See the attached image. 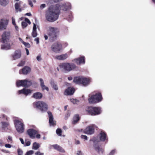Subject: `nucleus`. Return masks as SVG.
<instances>
[{"mask_svg": "<svg viewBox=\"0 0 155 155\" xmlns=\"http://www.w3.org/2000/svg\"><path fill=\"white\" fill-rule=\"evenodd\" d=\"M80 117L78 114H75L73 117L72 122V124H76L79 120Z\"/></svg>", "mask_w": 155, "mask_h": 155, "instance_id": "bb28decb", "label": "nucleus"}, {"mask_svg": "<svg viewBox=\"0 0 155 155\" xmlns=\"http://www.w3.org/2000/svg\"><path fill=\"white\" fill-rule=\"evenodd\" d=\"M68 57L67 54H61L60 55H57L55 57V58L58 60H64Z\"/></svg>", "mask_w": 155, "mask_h": 155, "instance_id": "4be33fe9", "label": "nucleus"}, {"mask_svg": "<svg viewBox=\"0 0 155 155\" xmlns=\"http://www.w3.org/2000/svg\"><path fill=\"white\" fill-rule=\"evenodd\" d=\"M8 140H9L10 141L12 142V137L11 136H8Z\"/></svg>", "mask_w": 155, "mask_h": 155, "instance_id": "052dcab7", "label": "nucleus"}, {"mask_svg": "<svg viewBox=\"0 0 155 155\" xmlns=\"http://www.w3.org/2000/svg\"><path fill=\"white\" fill-rule=\"evenodd\" d=\"M75 144L76 145L80 144V142L78 140H75Z\"/></svg>", "mask_w": 155, "mask_h": 155, "instance_id": "8fccbe9b", "label": "nucleus"}, {"mask_svg": "<svg viewBox=\"0 0 155 155\" xmlns=\"http://www.w3.org/2000/svg\"><path fill=\"white\" fill-rule=\"evenodd\" d=\"M100 140L97 138L94 137L92 138L91 141H92L94 144H96L100 142V141H104L107 140V137L105 133L103 131H101L100 133L99 136Z\"/></svg>", "mask_w": 155, "mask_h": 155, "instance_id": "423d86ee", "label": "nucleus"}, {"mask_svg": "<svg viewBox=\"0 0 155 155\" xmlns=\"http://www.w3.org/2000/svg\"><path fill=\"white\" fill-rule=\"evenodd\" d=\"M35 155H43V153H41L40 151H38L36 152L35 153Z\"/></svg>", "mask_w": 155, "mask_h": 155, "instance_id": "de8ad7c7", "label": "nucleus"}, {"mask_svg": "<svg viewBox=\"0 0 155 155\" xmlns=\"http://www.w3.org/2000/svg\"><path fill=\"white\" fill-rule=\"evenodd\" d=\"M36 29L37 27L35 23H33V27L32 33V35L33 37H35L37 36Z\"/></svg>", "mask_w": 155, "mask_h": 155, "instance_id": "c85d7f7f", "label": "nucleus"}, {"mask_svg": "<svg viewBox=\"0 0 155 155\" xmlns=\"http://www.w3.org/2000/svg\"><path fill=\"white\" fill-rule=\"evenodd\" d=\"M18 155H22L23 152L22 150L20 149H18L17 150Z\"/></svg>", "mask_w": 155, "mask_h": 155, "instance_id": "ea45409f", "label": "nucleus"}, {"mask_svg": "<svg viewBox=\"0 0 155 155\" xmlns=\"http://www.w3.org/2000/svg\"><path fill=\"white\" fill-rule=\"evenodd\" d=\"M45 7V4H42L40 6V8L41 9H43Z\"/></svg>", "mask_w": 155, "mask_h": 155, "instance_id": "4d7b16f0", "label": "nucleus"}, {"mask_svg": "<svg viewBox=\"0 0 155 155\" xmlns=\"http://www.w3.org/2000/svg\"><path fill=\"white\" fill-rule=\"evenodd\" d=\"M71 4L68 2L59 3L55 6H51L46 12V19L49 22L55 21L58 18L60 10L67 11L71 9Z\"/></svg>", "mask_w": 155, "mask_h": 155, "instance_id": "f257e3e1", "label": "nucleus"}, {"mask_svg": "<svg viewBox=\"0 0 155 155\" xmlns=\"http://www.w3.org/2000/svg\"><path fill=\"white\" fill-rule=\"evenodd\" d=\"M8 0H0V4L3 6L6 5L8 3Z\"/></svg>", "mask_w": 155, "mask_h": 155, "instance_id": "72a5a7b5", "label": "nucleus"}, {"mask_svg": "<svg viewBox=\"0 0 155 155\" xmlns=\"http://www.w3.org/2000/svg\"><path fill=\"white\" fill-rule=\"evenodd\" d=\"M71 101L73 104H77L78 101V100L74 99H71L70 100Z\"/></svg>", "mask_w": 155, "mask_h": 155, "instance_id": "58836bf2", "label": "nucleus"}, {"mask_svg": "<svg viewBox=\"0 0 155 155\" xmlns=\"http://www.w3.org/2000/svg\"><path fill=\"white\" fill-rule=\"evenodd\" d=\"M81 138L82 139H84L86 140H87V137L86 135H82L81 136Z\"/></svg>", "mask_w": 155, "mask_h": 155, "instance_id": "49530a36", "label": "nucleus"}, {"mask_svg": "<svg viewBox=\"0 0 155 155\" xmlns=\"http://www.w3.org/2000/svg\"><path fill=\"white\" fill-rule=\"evenodd\" d=\"M14 26L15 27V29L16 30V31H18V26L16 25V24H15V25H14Z\"/></svg>", "mask_w": 155, "mask_h": 155, "instance_id": "bf43d9fd", "label": "nucleus"}, {"mask_svg": "<svg viewBox=\"0 0 155 155\" xmlns=\"http://www.w3.org/2000/svg\"><path fill=\"white\" fill-rule=\"evenodd\" d=\"M35 41L37 42V44L39 43V39L38 38H36L35 39Z\"/></svg>", "mask_w": 155, "mask_h": 155, "instance_id": "13d9d810", "label": "nucleus"}, {"mask_svg": "<svg viewBox=\"0 0 155 155\" xmlns=\"http://www.w3.org/2000/svg\"><path fill=\"white\" fill-rule=\"evenodd\" d=\"M37 60L38 61H41V57L40 56V55H38L37 57Z\"/></svg>", "mask_w": 155, "mask_h": 155, "instance_id": "5fc2aeb1", "label": "nucleus"}, {"mask_svg": "<svg viewBox=\"0 0 155 155\" xmlns=\"http://www.w3.org/2000/svg\"><path fill=\"white\" fill-rule=\"evenodd\" d=\"M1 125L2 127L4 129L8 128L9 126L8 123L5 122H2L1 123Z\"/></svg>", "mask_w": 155, "mask_h": 155, "instance_id": "473e14b6", "label": "nucleus"}, {"mask_svg": "<svg viewBox=\"0 0 155 155\" xmlns=\"http://www.w3.org/2000/svg\"><path fill=\"white\" fill-rule=\"evenodd\" d=\"M27 23L30 24L31 22L28 18H25V21H22L21 23V25L23 28H25L27 26Z\"/></svg>", "mask_w": 155, "mask_h": 155, "instance_id": "cd10ccee", "label": "nucleus"}, {"mask_svg": "<svg viewBox=\"0 0 155 155\" xmlns=\"http://www.w3.org/2000/svg\"><path fill=\"white\" fill-rule=\"evenodd\" d=\"M51 84L53 88L55 90H57L58 89V87L56 84L54 83H51Z\"/></svg>", "mask_w": 155, "mask_h": 155, "instance_id": "4c0bfd02", "label": "nucleus"}, {"mask_svg": "<svg viewBox=\"0 0 155 155\" xmlns=\"http://www.w3.org/2000/svg\"><path fill=\"white\" fill-rule=\"evenodd\" d=\"M33 105L35 108L39 109L42 112L46 111L48 109V105L43 101H39L35 102Z\"/></svg>", "mask_w": 155, "mask_h": 155, "instance_id": "7ed1b4c3", "label": "nucleus"}, {"mask_svg": "<svg viewBox=\"0 0 155 155\" xmlns=\"http://www.w3.org/2000/svg\"><path fill=\"white\" fill-rule=\"evenodd\" d=\"M70 115V114L69 112L68 113L65 115V118L67 119Z\"/></svg>", "mask_w": 155, "mask_h": 155, "instance_id": "864d4df0", "label": "nucleus"}, {"mask_svg": "<svg viewBox=\"0 0 155 155\" xmlns=\"http://www.w3.org/2000/svg\"><path fill=\"white\" fill-rule=\"evenodd\" d=\"M48 36L50 39H55L59 32V29L56 27H50L48 29Z\"/></svg>", "mask_w": 155, "mask_h": 155, "instance_id": "20e7f679", "label": "nucleus"}, {"mask_svg": "<svg viewBox=\"0 0 155 155\" xmlns=\"http://www.w3.org/2000/svg\"><path fill=\"white\" fill-rule=\"evenodd\" d=\"M85 111L88 114L92 116L99 114L102 112L101 108L92 107H87L85 109Z\"/></svg>", "mask_w": 155, "mask_h": 155, "instance_id": "f03ea898", "label": "nucleus"}, {"mask_svg": "<svg viewBox=\"0 0 155 155\" xmlns=\"http://www.w3.org/2000/svg\"><path fill=\"white\" fill-rule=\"evenodd\" d=\"M16 84L18 87L21 86L25 87H28L31 85V82L30 81L27 79L18 80L17 81Z\"/></svg>", "mask_w": 155, "mask_h": 155, "instance_id": "1a4fd4ad", "label": "nucleus"}, {"mask_svg": "<svg viewBox=\"0 0 155 155\" xmlns=\"http://www.w3.org/2000/svg\"><path fill=\"white\" fill-rule=\"evenodd\" d=\"M94 148L96 151L99 153H102L104 152V150L101 148L99 147L97 145H94Z\"/></svg>", "mask_w": 155, "mask_h": 155, "instance_id": "7c9ffc66", "label": "nucleus"}, {"mask_svg": "<svg viewBox=\"0 0 155 155\" xmlns=\"http://www.w3.org/2000/svg\"><path fill=\"white\" fill-rule=\"evenodd\" d=\"M74 92V89L73 87H69L66 89L64 92L65 95H72Z\"/></svg>", "mask_w": 155, "mask_h": 155, "instance_id": "aec40b11", "label": "nucleus"}, {"mask_svg": "<svg viewBox=\"0 0 155 155\" xmlns=\"http://www.w3.org/2000/svg\"><path fill=\"white\" fill-rule=\"evenodd\" d=\"M62 46L61 44L58 42L54 43L51 46V49L56 53L59 52L62 50Z\"/></svg>", "mask_w": 155, "mask_h": 155, "instance_id": "9b49d317", "label": "nucleus"}, {"mask_svg": "<svg viewBox=\"0 0 155 155\" xmlns=\"http://www.w3.org/2000/svg\"><path fill=\"white\" fill-rule=\"evenodd\" d=\"M59 146L57 144H54L50 145V148H51L53 147L54 149L58 150Z\"/></svg>", "mask_w": 155, "mask_h": 155, "instance_id": "f704fd0d", "label": "nucleus"}, {"mask_svg": "<svg viewBox=\"0 0 155 155\" xmlns=\"http://www.w3.org/2000/svg\"><path fill=\"white\" fill-rule=\"evenodd\" d=\"M26 15L30 16L31 15V14L30 13H27L25 15Z\"/></svg>", "mask_w": 155, "mask_h": 155, "instance_id": "338daca9", "label": "nucleus"}, {"mask_svg": "<svg viewBox=\"0 0 155 155\" xmlns=\"http://www.w3.org/2000/svg\"><path fill=\"white\" fill-rule=\"evenodd\" d=\"M31 70L30 68L28 66H25L22 69L20 70L19 73L20 74H27Z\"/></svg>", "mask_w": 155, "mask_h": 155, "instance_id": "dca6fc26", "label": "nucleus"}, {"mask_svg": "<svg viewBox=\"0 0 155 155\" xmlns=\"http://www.w3.org/2000/svg\"><path fill=\"white\" fill-rule=\"evenodd\" d=\"M2 151L3 152H6V153H10V152H9V151L6 150H2Z\"/></svg>", "mask_w": 155, "mask_h": 155, "instance_id": "69168bd1", "label": "nucleus"}, {"mask_svg": "<svg viewBox=\"0 0 155 155\" xmlns=\"http://www.w3.org/2000/svg\"><path fill=\"white\" fill-rule=\"evenodd\" d=\"M34 153V151L33 150H30L28 151L25 155H32Z\"/></svg>", "mask_w": 155, "mask_h": 155, "instance_id": "c9c22d12", "label": "nucleus"}, {"mask_svg": "<svg viewBox=\"0 0 155 155\" xmlns=\"http://www.w3.org/2000/svg\"><path fill=\"white\" fill-rule=\"evenodd\" d=\"M116 152V150L114 149L110 152L108 155H114Z\"/></svg>", "mask_w": 155, "mask_h": 155, "instance_id": "c03bdc74", "label": "nucleus"}, {"mask_svg": "<svg viewBox=\"0 0 155 155\" xmlns=\"http://www.w3.org/2000/svg\"><path fill=\"white\" fill-rule=\"evenodd\" d=\"M74 61H75L78 65L84 64L85 63V58L84 57H81L77 59H74Z\"/></svg>", "mask_w": 155, "mask_h": 155, "instance_id": "a211bd4d", "label": "nucleus"}, {"mask_svg": "<svg viewBox=\"0 0 155 155\" xmlns=\"http://www.w3.org/2000/svg\"><path fill=\"white\" fill-rule=\"evenodd\" d=\"M60 68L62 69L68 71H70L76 68V66L74 64L65 63L59 65Z\"/></svg>", "mask_w": 155, "mask_h": 155, "instance_id": "0eeeda50", "label": "nucleus"}, {"mask_svg": "<svg viewBox=\"0 0 155 155\" xmlns=\"http://www.w3.org/2000/svg\"><path fill=\"white\" fill-rule=\"evenodd\" d=\"M5 147L6 148H11L12 146L9 144H5Z\"/></svg>", "mask_w": 155, "mask_h": 155, "instance_id": "603ef678", "label": "nucleus"}, {"mask_svg": "<svg viewBox=\"0 0 155 155\" xmlns=\"http://www.w3.org/2000/svg\"><path fill=\"white\" fill-rule=\"evenodd\" d=\"M14 124L16 130L18 133H21L24 132V125L22 121L18 120H15Z\"/></svg>", "mask_w": 155, "mask_h": 155, "instance_id": "6e6552de", "label": "nucleus"}, {"mask_svg": "<svg viewBox=\"0 0 155 155\" xmlns=\"http://www.w3.org/2000/svg\"><path fill=\"white\" fill-rule=\"evenodd\" d=\"M20 2L16 3L15 5V8L17 12H21V10L20 8Z\"/></svg>", "mask_w": 155, "mask_h": 155, "instance_id": "c756f323", "label": "nucleus"}, {"mask_svg": "<svg viewBox=\"0 0 155 155\" xmlns=\"http://www.w3.org/2000/svg\"><path fill=\"white\" fill-rule=\"evenodd\" d=\"M28 2L29 5L31 7H33V5L32 1L30 0H28Z\"/></svg>", "mask_w": 155, "mask_h": 155, "instance_id": "09e8293b", "label": "nucleus"}, {"mask_svg": "<svg viewBox=\"0 0 155 155\" xmlns=\"http://www.w3.org/2000/svg\"><path fill=\"white\" fill-rule=\"evenodd\" d=\"M32 91L28 89L23 88V89L19 90L18 91V93L19 94H23L26 96L31 94Z\"/></svg>", "mask_w": 155, "mask_h": 155, "instance_id": "f3484780", "label": "nucleus"}, {"mask_svg": "<svg viewBox=\"0 0 155 155\" xmlns=\"http://www.w3.org/2000/svg\"><path fill=\"white\" fill-rule=\"evenodd\" d=\"M82 78L83 79L82 80L81 84L84 86H86L88 85L91 81V79L89 78H86L82 77Z\"/></svg>", "mask_w": 155, "mask_h": 155, "instance_id": "412c9836", "label": "nucleus"}, {"mask_svg": "<svg viewBox=\"0 0 155 155\" xmlns=\"http://www.w3.org/2000/svg\"><path fill=\"white\" fill-rule=\"evenodd\" d=\"M25 64V62L24 61H21L17 65L18 66H23Z\"/></svg>", "mask_w": 155, "mask_h": 155, "instance_id": "a19ab883", "label": "nucleus"}, {"mask_svg": "<svg viewBox=\"0 0 155 155\" xmlns=\"http://www.w3.org/2000/svg\"><path fill=\"white\" fill-rule=\"evenodd\" d=\"M1 41L3 43L8 42L11 37L10 33L8 31H5L3 33L2 36Z\"/></svg>", "mask_w": 155, "mask_h": 155, "instance_id": "f8f14e48", "label": "nucleus"}, {"mask_svg": "<svg viewBox=\"0 0 155 155\" xmlns=\"http://www.w3.org/2000/svg\"><path fill=\"white\" fill-rule=\"evenodd\" d=\"M95 126L94 125H91L87 127L84 131V132L88 134H93L94 131Z\"/></svg>", "mask_w": 155, "mask_h": 155, "instance_id": "ddd939ff", "label": "nucleus"}, {"mask_svg": "<svg viewBox=\"0 0 155 155\" xmlns=\"http://www.w3.org/2000/svg\"><path fill=\"white\" fill-rule=\"evenodd\" d=\"M18 39L19 40V41L21 42L22 44L23 43V42H24V41H23L22 40V39L21 38H18Z\"/></svg>", "mask_w": 155, "mask_h": 155, "instance_id": "0e129e2a", "label": "nucleus"}, {"mask_svg": "<svg viewBox=\"0 0 155 155\" xmlns=\"http://www.w3.org/2000/svg\"><path fill=\"white\" fill-rule=\"evenodd\" d=\"M48 114L49 118V122L50 125H54L55 122L53 120V117L52 113L50 111H48Z\"/></svg>", "mask_w": 155, "mask_h": 155, "instance_id": "6ab92c4d", "label": "nucleus"}, {"mask_svg": "<svg viewBox=\"0 0 155 155\" xmlns=\"http://www.w3.org/2000/svg\"><path fill=\"white\" fill-rule=\"evenodd\" d=\"M40 147L39 143L35 142L33 144L32 149L35 150H38Z\"/></svg>", "mask_w": 155, "mask_h": 155, "instance_id": "2f4dec72", "label": "nucleus"}, {"mask_svg": "<svg viewBox=\"0 0 155 155\" xmlns=\"http://www.w3.org/2000/svg\"><path fill=\"white\" fill-rule=\"evenodd\" d=\"M82 77H78L74 78L73 81L75 83L78 84H81L82 83Z\"/></svg>", "mask_w": 155, "mask_h": 155, "instance_id": "393cba45", "label": "nucleus"}, {"mask_svg": "<svg viewBox=\"0 0 155 155\" xmlns=\"http://www.w3.org/2000/svg\"><path fill=\"white\" fill-rule=\"evenodd\" d=\"M58 150L61 153H64L65 152L64 150L60 146Z\"/></svg>", "mask_w": 155, "mask_h": 155, "instance_id": "79ce46f5", "label": "nucleus"}, {"mask_svg": "<svg viewBox=\"0 0 155 155\" xmlns=\"http://www.w3.org/2000/svg\"><path fill=\"white\" fill-rule=\"evenodd\" d=\"M19 139H20L21 143L22 144H24V142L23 140L21 138H20Z\"/></svg>", "mask_w": 155, "mask_h": 155, "instance_id": "e2e57ef3", "label": "nucleus"}, {"mask_svg": "<svg viewBox=\"0 0 155 155\" xmlns=\"http://www.w3.org/2000/svg\"><path fill=\"white\" fill-rule=\"evenodd\" d=\"M12 23L13 25H15V24H16L15 23V18L13 17H12Z\"/></svg>", "mask_w": 155, "mask_h": 155, "instance_id": "3c124183", "label": "nucleus"}, {"mask_svg": "<svg viewBox=\"0 0 155 155\" xmlns=\"http://www.w3.org/2000/svg\"><path fill=\"white\" fill-rule=\"evenodd\" d=\"M39 80L40 82V85L41 87L42 90L44 91L45 90L47 91H48L49 88L47 87L44 84L43 80L42 78H40L39 79Z\"/></svg>", "mask_w": 155, "mask_h": 155, "instance_id": "a878e982", "label": "nucleus"}, {"mask_svg": "<svg viewBox=\"0 0 155 155\" xmlns=\"http://www.w3.org/2000/svg\"><path fill=\"white\" fill-rule=\"evenodd\" d=\"M27 132L30 137L31 138L34 139L36 137L39 139L40 138V135L38 134V132L36 130L30 129L28 130Z\"/></svg>", "mask_w": 155, "mask_h": 155, "instance_id": "9d476101", "label": "nucleus"}, {"mask_svg": "<svg viewBox=\"0 0 155 155\" xmlns=\"http://www.w3.org/2000/svg\"><path fill=\"white\" fill-rule=\"evenodd\" d=\"M23 44L26 47L29 48L30 47V45L28 43L24 42H23Z\"/></svg>", "mask_w": 155, "mask_h": 155, "instance_id": "37998d69", "label": "nucleus"}, {"mask_svg": "<svg viewBox=\"0 0 155 155\" xmlns=\"http://www.w3.org/2000/svg\"><path fill=\"white\" fill-rule=\"evenodd\" d=\"M42 96L43 94L39 92H37L33 94L32 97L36 99H40L42 98Z\"/></svg>", "mask_w": 155, "mask_h": 155, "instance_id": "5701e85b", "label": "nucleus"}, {"mask_svg": "<svg viewBox=\"0 0 155 155\" xmlns=\"http://www.w3.org/2000/svg\"><path fill=\"white\" fill-rule=\"evenodd\" d=\"M21 55V51L20 50H16L12 55V58L14 60L20 58Z\"/></svg>", "mask_w": 155, "mask_h": 155, "instance_id": "2eb2a0df", "label": "nucleus"}, {"mask_svg": "<svg viewBox=\"0 0 155 155\" xmlns=\"http://www.w3.org/2000/svg\"><path fill=\"white\" fill-rule=\"evenodd\" d=\"M11 48V45L8 42L4 43V44L1 45V48L2 50H8Z\"/></svg>", "mask_w": 155, "mask_h": 155, "instance_id": "b1692460", "label": "nucleus"}, {"mask_svg": "<svg viewBox=\"0 0 155 155\" xmlns=\"http://www.w3.org/2000/svg\"><path fill=\"white\" fill-rule=\"evenodd\" d=\"M68 79L69 80L71 81L72 80V78L71 77H70L68 78Z\"/></svg>", "mask_w": 155, "mask_h": 155, "instance_id": "774afa93", "label": "nucleus"}, {"mask_svg": "<svg viewBox=\"0 0 155 155\" xmlns=\"http://www.w3.org/2000/svg\"><path fill=\"white\" fill-rule=\"evenodd\" d=\"M25 50L26 52V54L28 55L29 54V51L28 50V49L27 48H25Z\"/></svg>", "mask_w": 155, "mask_h": 155, "instance_id": "680f3d73", "label": "nucleus"}, {"mask_svg": "<svg viewBox=\"0 0 155 155\" xmlns=\"http://www.w3.org/2000/svg\"><path fill=\"white\" fill-rule=\"evenodd\" d=\"M77 155H84L83 153L81 150H78L77 151L76 153Z\"/></svg>", "mask_w": 155, "mask_h": 155, "instance_id": "a18cd8bd", "label": "nucleus"}, {"mask_svg": "<svg viewBox=\"0 0 155 155\" xmlns=\"http://www.w3.org/2000/svg\"><path fill=\"white\" fill-rule=\"evenodd\" d=\"M57 134L59 136L61 135L62 131L61 129H58L56 131Z\"/></svg>", "mask_w": 155, "mask_h": 155, "instance_id": "e433bc0d", "label": "nucleus"}, {"mask_svg": "<svg viewBox=\"0 0 155 155\" xmlns=\"http://www.w3.org/2000/svg\"><path fill=\"white\" fill-rule=\"evenodd\" d=\"M89 98L88 101L90 103H97L101 101L102 100V97L101 94L98 93L95 95H89Z\"/></svg>", "mask_w": 155, "mask_h": 155, "instance_id": "39448f33", "label": "nucleus"}, {"mask_svg": "<svg viewBox=\"0 0 155 155\" xmlns=\"http://www.w3.org/2000/svg\"><path fill=\"white\" fill-rule=\"evenodd\" d=\"M31 144V142L29 141H27L25 143V146H29Z\"/></svg>", "mask_w": 155, "mask_h": 155, "instance_id": "6e6d98bb", "label": "nucleus"}, {"mask_svg": "<svg viewBox=\"0 0 155 155\" xmlns=\"http://www.w3.org/2000/svg\"><path fill=\"white\" fill-rule=\"evenodd\" d=\"M8 24V20L5 19L0 20V31L6 29Z\"/></svg>", "mask_w": 155, "mask_h": 155, "instance_id": "4468645a", "label": "nucleus"}]
</instances>
